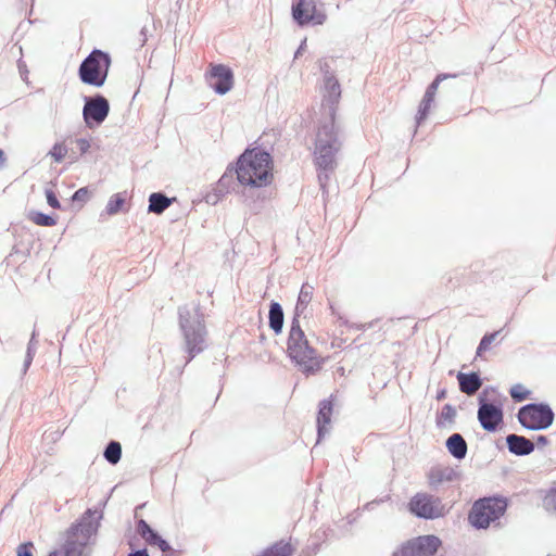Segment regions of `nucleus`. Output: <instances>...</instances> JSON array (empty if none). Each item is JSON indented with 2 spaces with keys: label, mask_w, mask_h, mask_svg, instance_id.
<instances>
[{
  "label": "nucleus",
  "mask_w": 556,
  "mask_h": 556,
  "mask_svg": "<svg viewBox=\"0 0 556 556\" xmlns=\"http://www.w3.org/2000/svg\"><path fill=\"white\" fill-rule=\"evenodd\" d=\"M509 394L516 402H522L530 397V391L520 383L513 386L509 390Z\"/></svg>",
  "instance_id": "nucleus-30"
},
{
  "label": "nucleus",
  "mask_w": 556,
  "mask_h": 556,
  "mask_svg": "<svg viewBox=\"0 0 556 556\" xmlns=\"http://www.w3.org/2000/svg\"><path fill=\"white\" fill-rule=\"evenodd\" d=\"M79 531H81L80 526L73 527V528L71 529V534H72V535H76Z\"/></svg>",
  "instance_id": "nucleus-44"
},
{
  "label": "nucleus",
  "mask_w": 556,
  "mask_h": 556,
  "mask_svg": "<svg viewBox=\"0 0 556 556\" xmlns=\"http://www.w3.org/2000/svg\"><path fill=\"white\" fill-rule=\"evenodd\" d=\"M129 556H149L147 551H137L135 553L129 554Z\"/></svg>",
  "instance_id": "nucleus-42"
},
{
  "label": "nucleus",
  "mask_w": 556,
  "mask_h": 556,
  "mask_svg": "<svg viewBox=\"0 0 556 556\" xmlns=\"http://www.w3.org/2000/svg\"><path fill=\"white\" fill-rule=\"evenodd\" d=\"M500 333H501V331H495V332L485 334L481 339V341L478 345L477 356H481L483 353L490 351L492 345L498 341L497 339L500 337Z\"/></svg>",
  "instance_id": "nucleus-27"
},
{
  "label": "nucleus",
  "mask_w": 556,
  "mask_h": 556,
  "mask_svg": "<svg viewBox=\"0 0 556 556\" xmlns=\"http://www.w3.org/2000/svg\"><path fill=\"white\" fill-rule=\"evenodd\" d=\"M111 60L101 50H93L80 64L79 77L83 83L96 87L104 84Z\"/></svg>",
  "instance_id": "nucleus-5"
},
{
  "label": "nucleus",
  "mask_w": 556,
  "mask_h": 556,
  "mask_svg": "<svg viewBox=\"0 0 556 556\" xmlns=\"http://www.w3.org/2000/svg\"><path fill=\"white\" fill-rule=\"evenodd\" d=\"M7 161L4 152L0 149V169L4 166Z\"/></svg>",
  "instance_id": "nucleus-41"
},
{
  "label": "nucleus",
  "mask_w": 556,
  "mask_h": 556,
  "mask_svg": "<svg viewBox=\"0 0 556 556\" xmlns=\"http://www.w3.org/2000/svg\"><path fill=\"white\" fill-rule=\"evenodd\" d=\"M50 155L58 163L62 162L66 156H72L68 138L62 142L55 143L50 151Z\"/></svg>",
  "instance_id": "nucleus-24"
},
{
  "label": "nucleus",
  "mask_w": 556,
  "mask_h": 556,
  "mask_svg": "<svg viewBox=\"0 0 556 556\" xmlns=\"http://www.w3.org/2000/svg\"><path fill=\"white\" fill-rule=\"evenodd\" d=\"M428 481L431 486L439 484L442 481V472L439 469H433L428 476Z\"/></svg>",
  "instance_id": "nucleus-35"
},
{
  "label": "nucleus",
  "mask_w": 556,
  "mask_h": 556,
  "mask_svg": "<svg viewBox=\"0 0 556 556\" xmlns=\"http://www.w3.org/2000/svg\"><path fill=\"white\" fill-rule=\"evenodd\" d=\"M329 307H330V309H331L332 314H336V307H334L332 304H330V306H329Z\"/></svg>",
  "instance_id": "nucleus-45"
},
{
  "label": "nucleus",
  "mask_w": 556,
  "mask_h": 556,
  "mask_svg": "<svg viewBox=\"0 0 556 556\" xmlns=\"http://www.w3.org/2000/svg\"><path fill=\"white\" fill-rule=\"evenodd\" d=\"M125 201H126V199L123 193L113 194L106 204V207H105L106 213L109 215L117 214L123 208Z\"/></svg>",
  "instance_id": "nucleus-29"
},
{
  "label": "nucleus",
  "mask_w": 556,
  "mask_h": 556,
  "mask_svg": "<svg viewBox=\"0 0 556 556\" xmlns=\"http://www.w3.org/2000/svg\"><path fill=\"white\" fill-rule=\"evenodd\" d=\"M518 420L530 430L546 429L554 420V413L548 405L529 404L519 409Z\"/></svg>",
  "instance_id": "nucleus-7"
},
{
  "label": "nucleus",
  "mask_w": 556,
  "mask_h": 556,
  "mask_svg": "<svg viewBox=\"0 0 556 556\" xmlns=\"http://www.w3.org/2000/svg\"><path fill=\"white\" fill-rule=\"evenodd\" d=\"M447 76L440 74L437 76V78L430 84V86L427 88L426 93L424 96L421 105H422V114H426L428 110H430L431 104L434 101L438 88L440 83L445 79Z\"/></svg>",
  "instance_id": "nucleus-20"
},
{
  "label": "nucleus",
  "mask_w": 556,
  "mask_h": 556,
  "mask_svg": "<svg viewBox=\"0 0 556 556\" xmlns=\"http://www.w3.org/2000/svg\"><path fill=\"white\" fill-rule=\"evenodd\" d=\"M506 442L509 451L516 455H528L534 450V443L521 435L509 434Z\"/></svg>",
  "instance_id": "nucleus-14"
},
{
  "label": "nucleus",
  "mask_w": 556,
  "mask_h": 556,
  "mask_svg": "<svg viewBox=\"0 0 556 556\" xmlns=\"http://www.w3.org/2000/svg\"><path fill=\"white\" fill-rule=\"evenodd\" d=\"M236 175L243 187L253 189L267 187L274 180L273 157L260 149H247L237 160Z\"/></svg>",
  "instance_id": "nucleus-1"
},
{
  "label": "nucleus",
  "mask_w": 556,
  "mask_h": 556,
  "mask_svg": "<svg viewBox=\"0 0 556 556\" xmlns=\"http://www.w3.org/2000/svg\"><path fill=\"white\" fill-rule=\"evenodd\" d=\"M314 290L315 288L307 282L302 285L296 302L298 311H304L308 306L313 300Z\"/></svg>",
  "instance_id": "nucleus-23"
},
{
  "label": "nucleus",
  "mask_w": 556,
  "mask_h": 556,
  "mask_svg": "<svg viewBox=\"0 0 556 556\" xmlns=\"http://www.w3.org/2000/svg\"><path fill=\"white\" fill-rule=\"evenodd\" d=\"M137 530L139 534L142 536V539H144L152 531L150 526L142 519L139 520Z\"/></svg>",
  "instance_id": "nucleus-37"
},
{
  "label": "nucleus",
  "mask_w": 556,
  "mask_h": 556,
  "mask_svg": "<svg viewBox=\"0 0 556 556\" xmlns=\"http://www.w3.org/2000/svg\"><path fill=\"white\" fill-rule=\"evenodd\" d=\"M30 220L38 226H45V227H51L56 224L55 218L48 216L43 213H39V212L34 213L30 216Z\"/></svg>",
  "instance_id": "nucleus-32"
},
{
  "label": "nucleus",
  "mask_w": 556,
  "mask_h": 556,
  "mask_svg": "<svg viewBox=\"0 0 556 556\" xmlns=\"http://www.w3.org/2000/svg\"><path fill=\"white\" fill-rule=\"evenodd\" d=\"M445 396H446V391H445V390H441V391H440V392H438V394H437V400L441 401V400H443Z\"/></svg>",
  "instance_id": "nucleus-43"
},
{
  "label": "nucleus",
  "mask_w": 556,
  "mask_h": 556,
  "mask_svg": "<svg viewBox=\"0 0 556 556\" xmlns=\"http://www.w3.org/2000/svg\"><path fill=\"white\" fill-rule=\"evenodd\" d=\"M333 412V405L331 401L325 400L319 405V412L317 416L318 435L321 437L328 431V427L331 422V416Z\"/></svg>",
  "instance_id": "nucleus-16"
},
{
  "label": "nucleus",
  "mask_w": 556,
  "mask_h": 556,
  "mask_svg": "<svg viewBox=\"0 0 556 556\" xmlns=\"http://www.w3.org/2000/svg\"><path fill=\"white\" fill-rule=\"evenodd\" d=\"M547 438L544 437V435H539L538 439H536V444L538 445H545L547 444Z\"/></svg>",
  "instance_id": "nucleus-39"
},
{
  "label": "nucleus",
  "mask_w": 556,
  "mask_h": 556,
  "mask_svg": "<svg viewBox=\"0 0 556 556\" xmlns=\"http://www.w3.org/2000/svg\"><path fill=\"white\" fill-rule=\"evenodd\" d=\"M294 551L295 547L291 539L280 540L268 546L257 556H292Z\"/></svg>",
  "instance_id": "nucleus-17"
},
{
  "label": "nucleus",
  "mask_w": 556,
  "mask_h": 556,
  "mask_svg": "<svg viewBox=\"0 0 556 556\" xmlns=\"http://www.w3.org/2000/svg\"><path fill=\"white\" fill-rule=\"evenodd\" d=\"M287 353L292 362L305 375H314L321 370L325 358L311 345L300 320L294 317L287 339Z\"/></svg>",
  "instance_id": "nucleus-2"
},
{
  "label": "nucleus",
  "mask_w": 556,
  "mask_h": 556,
  "mask_svg": "<svg viewBox=\"0 0 556 556\" xmlns=\"http://www.w3.org/2000/svg\"><path fill=\"white\" fill-rule=\"evenodd\" d=\"M89 197V191L87 188H80L78 189L74 195H73V200L74 201H86Z\"/></svg>",
  "instance_id": "nucleus-38"
},
{
  "label": "nucleus",
  "mask_w": 556,
  "mask_h": 556,
  "mask_svg": "<svg viewBox=\"0 0 556 556\" xmlns=\"http://www.w3.org/2000/svg\"><path fill=\"white\" fill-rule=\"evenodd\" d=\"M35 546L33 542L22 543L16 548L17 556H33Z\"/></svg>",
  "instance_id": "nucleus-34"
},
{
  "label": "nucleus",
  "mask_w": 556,
  "mask_h": 556,
  "mask_svg": "<svg viewBox=\"0 0 556 556\" xmlns=\"http://www.w3.org/2000/svg\"><path fill=\"white\" fill-rule=\"evenodd\" d=\"M48 556H68V552L54 551L49 553Z\"/></svg>",
  "instance_id": "nucleus-40"
},
{
  "label": "nucleus",
  "mask_w": 556,
  "mask_h": 556,
  "mask_svg": "<svg viewBox=\"0 0 556 556\" xmlns=\"http://www.w3.org/2000/svg\"><path fill=\"white\" fill-rule=\"evenodd\" d=\"M46 198H47V202L48 204L53 207V208H60V202L55 195V193L52 191V190H47L46 191Z\"/></svg>",
  "instance_id": "nucleus-36"
},
{
  "label": "nucleus",
  "mask_w": 556,
  "mask_h": 556,
  "mask_svg": "<svg viewBox=\"0 0 556 556\" xmlns=\"http://www.w3.org/2000/svg\"><path fill=\"white\" fill-rule=\"evenodd\" d=\"M110 111V105L108 100L98 96L92 99H88L85 103L83 115L86 124L91 127L94 124L102 123Z\"/></svg>",
  "instance_id": "nucleus-11"
},
{
  "label": "nucleus",
  "mask_w": 556,
  "mask_h": 556,
  "mask_svg": "<svg viewBox=\"0 0 556 556\" xmlns=\"http://www.w3.org/2000/svg\"><path fill=\"white\" fill-rule=\"evenodd\" d=\"M409 511L420 518L435 519L445 514V507L439 497L428 493L415 494L408 503Z\"/></svg>",
  "instance_id": "nucleus-8"
},
{
  "label": "nucleus",
  "mask_w": 556,
  "mask_h": 556,
  "mask_svg": "<svg viewBox=\"0 0 556 556\" xmlns=\"http://www.w3.org/2000/svg\"><path fill=\"white\" fill-rule=\"evenodd\" d=\"M294 21L303 26L306 24L321 25L326 22V13L318 9L315 0H294L292 5Z\"/></svg>",
  "instance_id": "nucleus-9"
},
{
  "label": "nucleus",
  "mask_w": 556,
  "mask_h": 556,
  "mask_svg": "<svg viewBox=\"0 0 556 556\" xmlns=\"http://www.w3.org/2000/svg\"><path fill=\"white\" fill-rule=\"evenodd\" d=\"M477 416L481 427L488 432H495L504 420L502 407L484 400H480Z\"/></svg>",
  "instance_id": "nucleus-10"
},
{
  "label": "nucleus",
  "mask_w": 556,
  "mask_h": 556,
  "mask_svg": "<svg viewBox=\"0 0 556 556\" xmlns=\"http://www.w3.org/2000/svg\"><path fill=\"white\" fill-rule=\"evenodd\" d=\"M172 204V200L165 197L162 193H152L149 198V212L161 214L163 213L169 205Z\"/></svg>",
  "instance_id": "nucleus-21"
},
{
  "label": "nucleus",
  "mask_w": 556,
  "mask_h": 556,
  "mask_svg": "<svg viewBox=\"0 0 556 556\" xmlns=\"http://www.w3.org/2000/svg\"><path fill=\"white\" fill-rule=\"evenodd\" d=\"M446 447L457 459H463L466 456L467 443L459 433H454L447 439Z\"/></svg>",
  "instance_id": "nucleus-18"
},
{
  "label": "nucleus",
  "mask_w": 556,
  "mask_h": 556,
  "mask_svg": "<svg viewBox=\"0 0 556 556\" xmlns=\"http://www.w3.org/2000/svg\"><path fill=\"white\" fill-rule=\"evenodd\" d=\"M68 143L74 159H76L77 155L85 154L90 148V142L86 138H68Z\"/></svg>",
  "instance_id": "nucleus-25"
},
{
  "label": "nucleus",
  "mask_w": 556,
  "mask_h": 556,
  "mask_svg": "<svg viewBox=\"0 0 556 556\" xmlns=\"http://www.w3.org/2000/svg\"><path fill=\"white\" fill-rule=\"evenodd\" d=\"M441 545L442 541L437 535H419L401 544L392 556H433Z\"/></svg>",
  "instance_id": "nucleus-6"
},
{
  "label": "nucleus",
  "mask_w": 556,
  "mask_h": 556,
  "mask_svg": "<svg viewBox=\"0 0 556 556\" xmlns=\"http://www.w3.org/2000/svg\"><path fill=\"white\" fill-rule=\"evenodd\" d=\"M122 456V446L118 442L112 441L109 443L104 451V457L105 459L115 465L119 462Z\"/></svg>",
  "instance_id": "nucleus-28"
},
{
  "label": "nucleus",
  "mask_w": 556,
  "mask_h": 556,
  "mask_svg": "<svg viewBox=\"0 0 556 556\" xmlns=\"http://www.w3.org/2000/svg\"><path fill=\"white\" fill-rule=\"evenodd\" d=\"M325 98L332 104L337 103L341 96V88L339 81L329 76L325 79Z\"/></svg>",
  "instance_id": "nucleus-22"
},
{
  "label": "nucleus",
  "mask_w": 556,
  "mask_h": 556,
  "mask_svg": "<svg viewBox=\"0 0 556 556\" xmlns=\"http://www.w3.org/2000/svg\"><path fill=\"white\" fill-rule=\"evenodd\" d=\"M455 417L456 409L451 404H445L437 418V425L439 427H445L446 425L452 424Z\"/></svg>",
  "instance_id": "nucleus-26"
},
{
  "label": "nucleus",
  "mask_w": 556,
  "mask_h": 556,
  "mask_svg": "<svg viewBox=\"0 0 556 556\" xmlns=\"http://www.w3.org/2000/svg\"><path fill=\"white\" fill-rule=\"evenodd\" d=\"M341 148L339 140L338 128L334 119L321 126L317 131L315 149H314V164L321 170H333L337 165L336 154Z\"/></svg>",
  "instance_id": "nucleus-3"
},
{
  "label": "nucleus",
  "mask_w": 556,
  "mask_h": 556,
  "mask_svg": "<svg viewBox=\"0 0 556 556\" xmlns=\"http://www.w3.org/2000/svg\"><path fill=\"white\" fill-rule=\"evenodd\" d=\"M211 87L219 94L228 92L233 85V74L231 70L223 64H211L208 72Z\"/></svg>",
  "instance_id": "nucleus-12"
},
{
  "label": "nucleus",
  "mask_w": 556,
  "mask_h": 556,
  "mask_svg": "<svg viewBox=\"0 0 556 556\" xmlns=\"http://www.w3.org/2000/svg\"><path fill=\"white\" fill-rule=\"evenodd\" d=\"M283 326V312L279 303L273 302L269 308V327L276 333H280Z\"/></svg>",
  "instance_id": "nucleus-19"
},
{
  "label": "nucleus",
  "mask_w": 556,
  "mask_h": 556,
  "mask_svg": "<svg viewBox=\"0 0 556 556\" xmlns=\"http://www.w3.org/2000/svg\"><path fill=\"white\" fill-rule=\"evenodd\" d=\"M508 502L503 496H490L477 500L469 514L470 525L477 529H486L504 516Z\"/></svg>",
  "instance_id": "nucleus-4"
},
{
  "label": "nucleus",
  "mask_w": 556,
  "mask_h": 556,
  "mask_svg": "<svg viewBox=\"0 0 556 556\" xmlns=\"http://www.w3.org/2000/svg\"><path fill=\"white\" fill-rule=\"evenodd\" d=\"M544 506L548 510L556 511V488L551 489L544 497Z\"/></svg>",
  "instance_id": "nucleus-33"
},
{
  "label": "nucleus",
  "mask_w": 556,
  "mask_h": 556,
  "mask_svg": "<svg viewBox=\"0 0 556 556\" xmlns=\"http://www.w3.org/2000/svg\"><path fill=\"white\" fill-rule=\"evenodd\" d=\"M457 380L460 391L468 395L475 394L482 386L481 379L476 372H458Z\"/></svg>",
  "instance_id": "nucleus-15"
},
{
  "label": "nucleus",
  "mask_w": 556,
  "mask_h": 556,
  "mask_svg": "<svg viewBox=\"0 0 556 556\" xmlns=\"http://www.w3.org/2000/svg\"><path fill=\"white\" fill-rule=\"evenodd\" d=\"M144 541L150 545L157 546L162 552L169 549L168 543L153 530L144 538Z\"/></svg>",
  "instance_id": "nucleus-31"
},
{
  "label": "nucleus",
  "mask_w": 556,
  "mask_h": 556,
  "mask_svg": "<svg viewBox=\"0 0 556 556\" xmlns=\"http://www.w3.org/2000/svg\"><path fill=\"white\" fill-rule=\"evenodd\" d=\"M204 327L201 325L185 327L187 349L191 357L203 350Z\"/></svg>",
  "instance_id": "nucleus-13"
}]
</instances>
